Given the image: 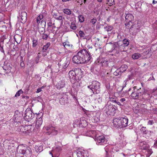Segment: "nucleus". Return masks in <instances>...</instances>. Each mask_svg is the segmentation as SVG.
Masks as SVG:
<instances>
[{
  "mask_svg": "<svg viewBox=\"0 0 157 157\" xmlns=\"http://www.w3.org/2000/svg\"><path fill=\"white\" fill-rule=\"evenodd\" d=\"M128 119L124 117H117L113 120V125L117 128H123L127 126Z\"/></svg>",
  "mask_w": 157,
  "mask_h": 157,
  "instance_id": "nucleus-1",
  "label": "nucleus"
},
{
  "mask_svg": "<svg viewBox=\"0 0 157 157\" xmlns=\"http://www.w3.org/2000/svg\"><path fill=\"white\" fill-rule=\"evenodd\" d=\"M136 88V86L133 87V90L131 95V100L132 102H134L132 105L133 110L136 114L137 113V89Z\"/></svg>",
  "mask_w": 157,
  "mask_h": 157,
  "instance_id": "nucleus-2",
  "label": "nucleus"
},
{
  "mask_svg": "<svg viewBox=\"0 0 157 157\" xmlns=\"http://www.w3.org/2000/svg\"><path fill=\"white\" fill-rule=\"evenodd\" d=\"M116 108L115 105L107 103L104 107V111L108 115L113 116L116 113Z\"/></svg>",
  "mask_w": 157,
  "mask_h": 157,
  "instance_id": "nucleus-3",
  "label": "nucleus"
},
{
  "mask_svg": "<svg viewBox=\"0 0 157 157\" xmlns=\"http://www.w3.org/2000/svg\"><path fill=\"white\" fill-rule=\"evenodd\" d=\"M86 51L83 49L80 50L78 53L80 59L81 60L82 64L87 63L89 62H91L92 60L90 56L87 57L86 56Z\"/></svg>",
  "mask_w": 157,
  "mask_h": 157,
  "instance_id": "nucleus-4",
  "label": "nucleus"
},
{
  "mask_svg": "<svg viewBox=\"0 0 157 157\" xmlns=\"http://www.w3.org/2000/svg\"><path fill=\"white\" fill-rule=\"evenodd\" d=\"M144 47V46L142 50L143 52H142L138 53V58L140 57L142 59L147 58L150 57L151 55L152 51L151 48L145 49Z\"/></svg>",
  "mask_w": 157,
  "mask_h": 157,
  "instance_id": "nucleus-5",
  "label": "nucleus"
},
{
  "mask_svg": "<svg viewBox=\"0 0 157 157\" xmlns=\"http://www.w3.org/2000/svg\"><path fill=\"white\" fill-rule=\"evenodd\" d=\"M83 76L82 72L80 68L75 69V81L71 80V82L73 84H76V85L78 84V82L81 80Z\"/></svg>",
  "mask_w": 157,
  "mask_h": 157,
  "instance_id": "nucleus-6",
  "label": "nucleus"
},
{
  "mask_svg": "<svg viewBox=\"0 0 157 157\" xmlns=\"http://www.w3.org/2000/svg\"><path fill=\"white\" fill-rule=\"evenodd\" d=\"M100 83L96 81H94L92 82V86L93 90V93L94 94H98L100 92Z\"/></svg>",
  "mask_w": 157,
  "mask_h": 157,
  "instance_id": "nucleus-7",
  "label": "nucleus"
},
{
  "mask_svg": "<svg viewBox=\"0 0 157 157\" xmlns=\"http://www.w3.org/2000/svg\"><path fill=\"white\" fill-rule=\"evenodd\" d=\"M24 119L27 121H29L35 117V114L30 109H27L25 111Z\"/></svg>",
  "mask_w": 157,
  "mask_h": 157,
  "instance_id": "nucleus-8",
  "label": "nucleus"
},
{
  "mask_svg": "<svg viewBox=\"0 0 157 157\" xmlns=\"http://www.w3.org/2000/svg\"><path fill=\"white\" fill-rule=\"evenodd\" d=\"M20 153L25 155L27 157H30L32 154L31 148L29 147H22L19 151Z\"/></svg>",
  "mask_w": 157,
  "mask_h": 157,
  "instance_id": "nucleus-9",
  "label": "nucleus"
},
{
  "mask_svg": "<svg viewBox=\"0 0 157 157\" xmlns=\"http://www.w3.org/2000/svg\"><path fill=\"white\" fill-rule=\"evenodd\" d=\"M45 128L47 131L46 133L47 135L54 136L56 135L58 133V131L56 129L55 127L51 125L48 126Z\"/></svg>",
  "mask_w": 157,
  "mask_h": 157,
  "instance_id": "nucleus-10",
  "label": "nucleus"
},
{
  "mask_svg": "<svg viewBox=\"0 0 157 157\" xmlns=\"http://www.w3.org/2000/svg\"><path fill=\"white\" fill-rule=\"evenodd\" d=\"M95 140L96 141L97 145H105L107 144V140L105 137L102 135L99 136L97 137Z\"/></svg>",
  "mask_w": 157,
  "mask_h": 157,
  "instance_id": "nucleus-11",
  "label": "nucleus"
},
{
  "mask_svg": "<svg viewBox=\"0 0 157 157\" xmlns=\"http://www.w3.org/2000/svg\"><path fill=\"white\" fill-rule=\"evenodd\" d=\"M87 124V122L85 120H80V121H78L77 122H75L74 123L73 126L75 127L77 126H79V127H86Z\"/></svg>",
  "mask_w": 157,
  "mask_h": 157,
  "instance_id": "nucleus-12",
  "label": "nucleus"
},
{
  "mask_svg": "<svg viewBox=\"0 0 157 157\" xmlns=\"http://www.w3.org/2000/svg\"><path fill=\"white\" fill-rule=\"evenodd\" d=\"M36 117V127L38 129L42 124L43 122L42 118L41 116H40V114L37 115Z\"/></svg>",
  "mask_w": 157,
  "mask_h": 157,
  "instance_id": "nucleus-13",
  "label": "nucleus"
},
{
  "mask_svg": "<svg viewBox=\"0 0 157 157\" xmlns=\"http://www.w3.org/2000/svg\"><path fill=\"white\" fill-rule=\"evenodd\" d=\"M83 50L86 51V56L87 57H89V56L91 58V56L93 55L94 52V49H92V47L89 48L87 50L85 49H84Z\"/></svg>",
  "mask_w": 157,
  "mask_h": 157,
  "instance_id": "nucleus-14",
  "label": "nucleus"
},
{
  "mask_svg": "<svg viewBox=\"0 0 157 157\" xmlns=\"http://www.w3.org/2000/svg\"><path fill=\"white\" fill-rule=\"evenodd\" d=\"M25 127L26 135L29 134V133L32 132L34 129V127L32 125H25Z\"/></svg>",
  "mask_w": 157,
  "mask_h": 157,
  "instance_id": "nucleus-15",
  "label": "nucleus"
},
{
  "mask_svg": "<svg viewBox=\"0 0 157 157\" xmlns=\"http://www.w3.org/2000/svg\"><path fill=\"white\" fill-rule=\"evenodd\" d=\"M125 14V22H132L134 19V17L132 15L129 13H126Z\"/></svg>",
  "mask_w": 157,
  "mask_h": 157,
  "instance_id": "nucleus-16",
  "label": "nucleus"
},
{
  "mask_svg": "<svg viewBox=\"0 0 157 157\" xmlns=\"http://www.w3.org/2000/svg\"><path fill=\"white\" fill-rule=\"evenodd\" d=\"M72 60L73 61V62L77 64H81V60L80 59V58L79 57V56H78V53L77 54V55L74 56Z\"/></svg>",
  "mask_w": 157,
  "mask_h": 157,
  "instance_id": "nucleus-17",
  "label": "nucleus"
},
{
  "mask_svg": "<svg viewBox=\"0 0 157 157\" xmlns=\"http://www.w3.org/2000/svg\"><path fill=\"white\" fill-rule=\"evenodd\" d=\"M61 151V148L60 147H56L53 150V153L55 156H53V157H58Z\"/></svg>",
  "mask_w": 157,
  "mask_h": 157,
  "instance_id": "nucleus-18",
  "label": "nucleus"
},
{
  "mask_svg": "<svg viewBox=\"0 0 157 157\" xmlns=\"http://www.w3.org/2000/svg\"><path fill=\"white\" fill-rule=\"evenodd\" d=\"M69 75L71 81L72 79V81H75V69L74 71L71 70L69 72Z\"/></svg>",
  "mask_w": 157,
  "mask_h": 157,
  "instance_id": "nucleus-19",
  "label": "nucleus"
},
{
  "mask_svg": "<svg viewBox=\"0 0 157 157\" xmlns=\"http://www.w3.org/2000/svg\"><path fill=\"white\" fill-rule=\"evenodd\" d=\"M27 13L25 12H22L20 15L21 22L22 23H25L27 20Z\"/></svg>",
  "mask_w": 157,
  "mask_h": 157,
  "instance_id": "nucleus-20",
  "label": "nucleus"
},
{
  "mask_svg": "<svg viewBox=\"0 0 157 157\" xmlns=\"http://www.w3.org/2000/svg\"><path fill=\"white\" fill-rule=\"evenodd\" d=\"M65 84V81L64 80H61L56 84V87L58 89H60L64 87Z\"/></svg>",
  "mask_w": 157,
  "mask_h": 157,
  "instance_id": "nucleus-21",
  "label": "nucleus"
},
{
  "mask_svg": "<svg viewBox=\"0 0 157 157\" xmlns=\"http://www.w3.org/2000/svg\"><path fill=\"white\" fill-rule=\"evenodd\" d=\"M118 50L121 52H123L125 51V48L126 47L123 45L122 44V42L121 41H118Z\"/></svg>",
  "mask_w": 157,
  "mask_h": 157,
  "instance_id": "nucleus-22",
  "label": "nucleus"
},
{
  "mask_svg": "<svg viewBox=\"0 0 157 157\" xmlns=\"http://www.w3.org/2000/svg\"><path fill=\"white\" fill-rule=\"evenodd\" d=\"M133 22L127 21V22H125L124 25L126 28L128 29H130L132 28H134V25L133 24Z\"/></svg>",
  "mask_w": 157,
  "mask_h": 157,
  "instance_id": "nucleus-23",
  "label": "nucleus"
},
{
  "mask_svg": "<svg viewBox=\"0 0 157 157\" xmlns=\"http://www.w3.org/2000/svg\"><path fill=\"white\" fill-rule=\"evenodd\" d=\"M128 68V66L125 64L122 65L120 67L118 68V69L119 71L121 73V74L122 73L124 72Z\"/></svg>",
  "mask_w": 157,
  "mask_h": 157,
  "instance_id": "nucleus-24",
  "label": "nucleus"
},
{
  "mask_svg": "<svg viewBox=\"0 0 157 157\" xmlns=\"http://www.w3.org/2000/svg\"><path fill=\"white\" fill-rule=\"evenodd\" d=\"M35 151L37 152H40L41 151H42L43 149V147L41 145L40 146H37L36 145L35 147H34Z\"/></svg>",
  "mask_w": 157,
  "mask_h": 157,
  "instance_id": "nucleus-25",
  "label": "nucleus"
},
{
  "mask_svg": "<svg viewBox=\"0 0 157 157\" xmlns=\"http://www.w3.org/2000/svg\"><path fill=\"white\" fill-rule=\"evenodd\" d=\"M63 45L66 48H72V45L69 42H66L63 43Z\"/></svg>",
  "mask_w": 157,
  "mask_h": 157,
  "instance_id": "nucleus-26",
  "label": "nucleus"
},
{
  "mask_svg": "<svg viewBox=\"0 0 157 157\" xmlns=\"http://www.w3.org/2000/svg\"><path fill=\"white\" fill-rule=\"evenodd\" d=\"M50 45V42L47 43L46 45H44L42 48V51L43 52H46L47 50L48 47Z\"/></svg>",
  "mask_w": 157,
  "mask_h": 157,
  "instance_id": "nucleus-27",
  "label": "nucleus"
},
{
  "mask_svg": "<svg viewBox=\"0 0 157 157\" xmlns=\"http://www.w3.org/2000/svg\"><path fill=\"white\" fill-rule=\"evenodd\" d=\"M19 131L22 132H23L26 134V132L25 126H21L19 127L18 128Z\"/></svg>",
  "mask_w": 157,
  "mask_h": 157,
  "instance_id": "nucleus-28",
  "label": "nucleus"
},
{
  "mask_svg": "<svg viewBox=\"0 0 157 157\" xmlns=\"http://www.w3.org/2000/svg\"><path fill=\"white\" fill-rule=\"evenodd\" d=\"M49 34H48L45 33V31L41 34V37L42 39L46 40L48 39Z\"/></svg>",
  "mask_w": 157,
  "mask_h": 157,
  "instance_id": "nucleus-29",
  "label": "nucleus"
},
{
  "mask_svg": "<svg viewBox=\"0 0 157 157\" xmlns=\"http://www.w3.org/2000/svg\"><path fill=\"white\" fill-rule=\"evenodd\" d=\"M121 42H122V44H123V45H124V46H125L126 47L128 46L129 44L128 40L126 39H123L122 41Z\"/></svg>",
  "mask_w": 157,
  "mask_h": 157,
  "instance_id": "nucleus-30",
  "label": "nucleus"
},
{
  "mask_svg": "<svg viewBox=\"0 0 157 157\" xmlns=\"http://www.w3.org/2000/svg\"><path fill=\"white\" fill-rule=\"evenodd\" d=\"M38 28L39 27H42L45 28V27L46 22L44 20H42L40 24H38Z\"/></svg>",
  "mask_w": 157,
  "mask_h": 157,
  "instance_id": "nucleus-31",
  "label": "nucleus"
},
{
  "mask_svg": "<svg viewBox=\"0 0 157 157\" xmlns=\"http://www.w3.org/2000/svg\"><path fill=\"white\" fill-rule=\"evenodd\" d=\"M33 47H36L38 44V40L35 39L34 38L33 39Z\"/></svg>",
  "mask_w": 157,
  "mask_h": 157,
  "instance_id": "nucleus-32",
  "label": "nucleus"
},
{
  "mask_svg": "<svg viewBox=\"0 0 157 157\" xmlns=\"http://www.w3.org/2000/svg\"><path fill=\"white\" fill-rule=\"evenodd\" d=\"M118 41L117 42H115L114 44L111 42H110L109 44L112 45L113 49H114L115 48L118 49Z\"/></svg>",
  "mask_w": 157,
  "mask_h": 157,
  "instance_id": "nucleus-33",
  "label": "nucleus"
},
{
  "mask_svg": "<svg viewBox=\"0 0 157 157\" xmlns=\"http://www.w3.org/2000/svg\"><path fill=\"white\" fill-rule=\"evenodd\" d=\"M63 12L64 13L67 15H70L71 14V10L68 9H63Z\"/></svg>",
  "mask_w": 157,
  "mask_h": 157,
  "instance_id": "nucleus-34",
  "label": "nucleus"
},
{
  "mask_svg": "<svg viewBox=\"0 0 157 157\" xmlns=\"http://www.w3.org/2000/svg\"><path fill=\"white\" fill-rule=\"evenodd\" d=\"M70 28L71 29L73 30H75L76 29L77 27L74 22H73L71 23Z\"/></svg>",
  "mask_w": 157,
  "mask_h": 157,
  "instance_id": "nucleus-35",
  "label": "nucleus"
},
{
  "mask_svg": "<svg viewBox=\"0 0 157 157\" xmlns=\"http://www.w3.org/2000/svg\"><path fill=\"white\" fill-rule=\"evenodd\" d=\"M43 17L42 15H39L37 18L36 21L38 24H39L40 23V21L41 20Z\"/></svg>",
  "mask_w": 157,
  "mask_h": 157,
  "instance_id": "nucleus-36",
  "label": "nucleus"
},
{
  "mask_svg": "<svg viewBox=\"0 0 157 157\" xmlns=\"http://www.w3.org/2000/svg\"><path fill=\"white\" fill-rule=\"evenodd\" d=\"M140 131L142 133L146 134L147 133V131L146 127H142L140 129Z\"/></svg>",
  "mask_w": 157,
  "mask_h": 157,
  "instance_id": "nucleus-37",
  "label": "nucleus"
},
{
  "mask_svg": "<svg viewBox=\"0 0 157 157\" xmlns=\"http://www.w3.org/2000/svg\"><path fill=\"white\" fill-rule=\"evenodd\" d=\"M105 30L107 31H111L113 29V27L110 26H108L104 27Z\"/></svg>",
  "mask_w": 157,
  "mask_h": 157,
  "instance_id": "nucleus-38",
  "label": "nucleus"
},
{
  "mask_svg": "<svg viewBox=\"0 0 157 157\" xmlns=\"http://www.w3.org/2000/svg\"><path fill=\"white\" fill-rule=\"evenodd\" d=\"M79 21L80 22H83L84 21V17L82 15H80L78 16Z\"/></svg>",
  "mask_w": 157,
  "mask_h": 157,
  "instance_id": "nucleus-39",
  "label": "nucleus"
},
{
  "mask_svg": "<svg viewBox=\"0 0 157 157\" xmlns=\"http://www.w3.org/2000/svg\"><path fill=\"white\" fill-rule=\"evenodd\" d=\"M23 92V91L21 89H20L16 93V94L15 95V97L19 96H20V94L22 93Z\"/></svg>",
  "mask_w": 157,
  "mask_h": 157,
  "instance_id": "nucleus-40",
  "label": "nucleus"
},
{
  "mask_svg": "<svg viewBox=\"0 0 157 157\" xmlns=\"http://www.w3.org/2000/svg\"><path fill=\"white\" fill-rule=\"evenodd\" d=\"M48 21V27H49L52 26V23L51 20V18H49Z\"/></svg>",
  "mask_w": 157,
  "mask_h": 157,
  "instance_id": "nucleus-41",
  "label": "nucleus"
},
{
  "mask_svg": "<svg viewBox=\"0 0 157 157\" xmlns=\"http://www.w3.org/2000/svg\"><path fill=\"white\" fill-rule=\"evenodd\" d=\"M69 60H67V59L66 60V61L65 62V65L63 66V68L65 69L67 67L69 64Z\"/></svg>",
  "mask_w": 157,
  "mask_h": 157,
  "instance_id": "nucleus-42",
  "label": "nucleus"
},
{
  "mask_svg": "<svg viewBox=\"0 0 157 157\" xmlns=\"http://www.w3.org/2000/svg\"><path fill=\"white\" fill-rule=\"evenodd\" d=\"M64 98H60L59 100V103L61 105H65V103L66 102L65 100H64Z\"/></svg>",
  "mask_w": 157,
  "mask_h": 157,
  "instance_id": "nucleus-43",
  "label": "nucleus"
},
{
  "mask_svg": "<svg viewBox=\"0 0 157 157\" xmlns=\"http://www.w3.org/2000/svg\"><path fill=\"white\" fill-rule=\"evenodd\" d=\"M101 62L103 66H108V61L107 60H103Z\"/></svg>",
  "mask_w": 157,
  "mask_h": 157,
  "instance_id": "nucleus-44",
  "label": "nucleus"
},
{
  "mask_svg": "<svg viewBox=\"0 0 157 157\" xmlns=\"http://www.w3.org/2000/svg\"><path fill=\"white\" fill-rule=\"evenodd\" d=\"M39 31L42 33H44V31L45 32V28H43L42 27H39L38 28Z\"/></svg>",
  "mask_w": 157,
  "mask_h": 157,
  "instance_id": "nucleus-45",
  "label": "nucleus"
},
{
  "mask_svg": "<svg viewBox=\"0 0 157 157\" xmlns=\"http://www.w3.org/2000/svg\"><path fill=\"white\" fill-rule=\"evenodd\" d=\"M113 74L116 76H118L121 75V73L119 71L118 69L114 72Z\"/></svg>",
  "mask_w": 157,
  "mask_h": 157,
  "instance_id": "nucleus-46",
  "label": "nucleus"
},
{
  "mask_svg": "<svg viewBox=\"0 0 157 157\" xmlns=\"http://www.w3.org/2000/svg\"><path fill=\"white\" fill-rule=\"evenodd\" d=\"M108 3L110 4L109 6H111L114 4V0H107Z\"/></svg>",
  "mask_w": 157,
  "mask_h": 157,
  "instance_id": "nucleus-47",
  "label": "nucleus"
},
{
  "mask_svg": "<svg viewBox=\"0 0 157 157\" xmlns=\"http://www.w3.org/2000/svg\"><path fill=\"white\" fill-rule=\"evenodd\" d=\"M55 18H56V19L59 20H62L64 18V17H63L61 16H59L57 17V15H55Z\"/></svg>",
  "mask_w": 157,
  "mask_h": 157,
  "instance_id": "nucleus-48",
  "label": "nucleus"
},
{
  "mask_svg": "<svg viewBox=\"0 0 157 157\" xmlns=\"http://www.w3.org/2000/svg\"><path fill=\"white\" fill-rule=\"evenodd\" d=\"M79 35L81 37H83L85 36V34L84 32L80 30L78 33Z\"/></svg>",
  "mask_w": 157,
  "mask_h": 157,
  "instance_id": "nucleus-49",
  "label": "nucleus"
},
{
  "mask_svg": "<svg viewBox=\"0 0 157 157\" xmlns=\"http://www.w3.org/2000/svg\"><path fill=\"white\" fill-rule=\"evenodd\" d=\"M109 100L111 102H112L113 103H115L116 102V98H113L112 97H110L109 98Z\"/></svg>",
  "mask_w": 157,
  "mask_h": 157,
  "instance_id": "nucleus-50",
  "label": "nucleus"
},
{
  "mask_svg": "<svg viewBox=\"0 0 157 157\" xmlns=\"http://www.w3.org/2000/svg\"><path fill=\"white\" fill-rule=\"evenodd\" d=\"M132 59H137V53H135L132 56Z\"/></svg>",
  "mask_w": 157,
  "mask_h": 157,
  "instance_id": "nucleus-51",
  "label": "nucleus"
},
{
  "mask_svg": "<svg viewBox=\"0 0 157 157\" xmlns=\"http://www.w3.org/2000/svg\"><path fill=\"white\" fill-rule=\"evenodd\" d=\"M144 143V142H141L140 143V145L141 147V149L144 148L145 147L144 146V145H145Z\"/></svg>",
  "mask_w": 157,
  "mask_h": 157,
  "instance_id": "nucleus-52",
  "label": "nucleus"
},
{
  "mask_svg": "<svg viewBox=\"0 0 157 157\" xmlns=\"http://www.w3.org/2000/svg\"><path fill=\"white\" fill-rule=\"evenodd\" d=\"M97 21V20L96 19L93 18L91 19L90 22L92 23L94 25L95 24Z\"/></svg>",
  "mask_w": 157,
  "mask_h": 157,
  "instance_id": "nucleus-53",
  "label": "nucleus"
},
{
  "mask_svg": "<svg viewBox=\"0 0 157 157\" xmlns=\"http://www.w3.org/2000/svg\"><path fill=\"white\" fill-rule=\"evenodd\" d=\"M94 118L95 122H97L99 121V119L96 117H94Z\"/></svg>",
  "mask_w": 157,
  "mask_h": 157,
  "instance_id": "nucleus-54",
  "label": "nucleus"
},
{
  "mask_svg": "<svg viewBox=\"0 0 157 157\" xmlns=\"http://www.w3.org/2000/svg\"><path fill=\"white\" fill-rule=\"evenodd\" d=\"M120 101L122 103V104L124 105L125 103L124 101H125V99L124 98H121V99Z\"/></svg>",
  "mask_w": 157,
  "mask_h": 157,
  "instance_id": "nucleus-55",
  "label": "nucleus"
},
{
  "mask_svg": "<svg viewBox=\"0 0 157 157\" xmlns=\"http://www.w3.org/2000/svg\"><path fill=\"white\" fill-rule=\"evenodd\" d=\"M44 87L43 86H42V87L41 88H38L37 90L36 91V93H39L40 92H41V88H43Z\"/></svg>",
  "mask_w": 157,
  "mask_h": 157,
  "instance_id": "nucleus-56",
  "label": "nucleus"
},
{
  "mask_svg": "<svg viewBox=\"0 0 157 157\" xmlns=\"http://www.w3.org/2000/svg\"><path fill=\"white\" fill-rule=\"evenodd\" d=\"M153 146L154 147L157 148V140L155 141Z\"/></svg>",
  "mask_w": 157,
  "mask_h": 157,
  "instance_id": "nucleus-57",
  "label": "nucleus"
},
{
  "mask_svg": "<svg viewBox=\"0 0 157 157\" xmlns=\"http://www.w3.org/2000/svg\"><path fill=\"white\" fill-rule=\"evenodd\" d=\"M154 123L153 121L150 120L148 121V124L149 125H152Z\"/></svg>",
  "mask_w": 157,
  "mask_h": 157,
  "instance_id": "nucleus-58",
  "label": "nucleus"
},
{
  "mask_svg": "<svg viewBox=\"0 0 157 157\" xmlns=\"http://www.w3.org/2000/svg\"><path fill=\"white\" fill-rule=\"evenodd\" d=\"M115 103H116L117 105H119L121 106H122L123 105V104H122L121 103L118 101L117 100L116 102Z\"/></svg>",
  "mask_w": 157,
  "mask_h": 157,
  "instance_id": "nucleus-59",
  "label": "nucleus"
},
{
  "mask_svg": "<svg viewBox=\"0 0 157 157\" xmlns=\"http://www.w3.org/2000/svg\"><path fill=\"white\" fill-rule=\"evenodd\" d=\"M18 36V37H19V38H20V39H19V40H18V41H17V40H16V38H15H15H14V39H15V41H16V42L17 43H18V42H19V43H20V41H21V36Z\"/></svg>",
  "mask_w": 157,
  "mask_h": 157,
  "instance_id": "nucleus-60",
  "label": "nucleus"
},
{
  "mask_svg": "<svg viewBox=\"0 0 157 157\" xmlns=\"http://www.w3.org/2000/svg\"><path fill=\"white\" fill-rule=\"evenodd\" d=\"M49 154L52 155V157H53V156H55V155H54V154L53 153V150H52V151H49Z\"/></svg>",
  "mask_w": 157,
  "mask_h": 157,
  "instance_id": "nucleus-61",
  "label": "nucleus"
},
{
  "mask_svg": "<svg viewBox=\"0 0 157 157\" xmlns=\"http://www.w3.org/2000/svg\"><path fill=\"white\" fill-rule=\"evenodd\" d=\"M87 87L90 89V90H92V91L93 92V90L92 87V84L91 85L88 86H87Z\"/></svg>",
  "mask_w": 157,
  "mask_h": 157,
  "instance_id": "nucleus-62",
  "label": "nucleus"
},
{
  "mask_svg": "<svg viewBox=\"0 0 157 157\" xmlns=\"http://www.w3.org/2000/svg\"><path fill=\"white\" fill-rule=\"evenodd\" d=\"M3 69L4 70H5V71H6L7 70V67H6V66H5V65H4L3 67Z\"/></svg>",
  "mask_w": 157,
  "mask_h": 157,
  "instance_id": "nucleus-63",
  "label": "nucleus"
},
{
  "mask_svg": "<svg viewBox=\"0 0 157 157\" xmlns=\"http://www.w3.org/2000/svg\"><path fill=\"white\" fill-rule=\"evenodd\" d=\"M105 150L106 152H108L109 151V147L107 146H106L105 148Z\"/></svg>",
  "mask_w": 157,
  "mask_h": 157,
  "instance_id": "nucleus-64",
  "label": "nucleus"
}]
</instances>
